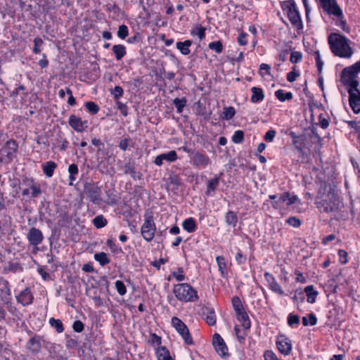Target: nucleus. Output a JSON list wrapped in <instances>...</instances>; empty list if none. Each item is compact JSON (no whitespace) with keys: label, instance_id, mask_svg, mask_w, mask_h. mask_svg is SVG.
I'll return each mask as SVG.
<instances>
[{"label":"nucleus","instance_id":"obj_26","mask_svg":"<svg viewBox=\"0 0 360 360\" xmlns=\"http://www.w3.org/2000/svg\"><path fill=\"white\" fill-rule=\"evenodd\" d=\"M56 167L57 165L54 162L49 161L42 165V170L46 177L51 178Z\"/></svg>","mask_w":360,"mask_h":360},{"label":"nucleus","instance_id":"obj_37","mask_svg":"<svg viewBox=\"0 0 360 360\" xmlns=\"http://www.w3.org/2000/svg\"><path fill=\"white\" fill-rule=\"evenodd\" d=\"M236 115V110L233 107H225L222 113L221 118L225 120H229L232 119Z\"/></svg>","mask_w":360,"mask_h":360},{"label":"nucleus","instance_id":"obj_5","mask_svg":"<svg viewBox=\"0 0 360 360\" xmlns=\"http://www.w3.org/2000/svg\"><path fill=\"white\" fill-rule=\"evenodd\" d=\"M359 73H360V60L345 68L341 75V80L344 86L358 87L359 85V81L357 80Z\"/></svg>","mask_w":360,"mask_h":360},{"label":"nucleus","instance_id":"obj_30","mask_svg":"<svg viewBox=\"0 0 360 360\" xmlns=\"http://www.w3.org/2000/svg\"><path fill=\"white\" fill-rule=\"evenodd\" d=\"M182 226L188 233L194 232L197 228L195 221L192 217L185 219L182 223Z\"/></svg>","mask_w":360,"mask_h":360},{"label":"nucleus","instance_id":"obj_27","mask_svg":"<svg viewBox=\"0 0 360 360\" xmlns=\"http://www.w3.org/2000/svg\"><path fill=\"white\" fill-rule=\"evenodd\" d=\"M279 201L286 202L288 206H290L295 204L297 201H300L297 195H291L288 192H285L281 195L279 197Z\"/></svg>","mask_w":360,"mask_h":360},{"label":"nucleus","instance_id":"obj_24","mask_svg":"<svg viewBox=\"0 0 360 360\" xmlns=\"http://www.w3.org/2000/svg\"><path fill=\"white\" fill-rule=\"evenodd\" d=\"M192 45V41L188 39L184 41H178L176 44V49L184 56H188L191 53L190 46Z\"/></svg>","mask_w":360,"mask_h":360},{"label":"nucleus","instance_id":"obj_22","mask_svg":"<svg viewBox=\"0 0 360 360\" xmlns=\"http://www.w3.org/2000/svg\"><path fill=\"white\" fill-rule=\"evenodd\" d=\"M252 96L250 101L253 103H258L262 102L264 98V91L259 88L253 86L251 88Z\"/></svg>","mask_w":360,"mask_h":360},{"label":"nucleus","instance_id":"obj_56","mask_svg":"<svg viewBox=\"0 0 360 360\" xmlns=\"http://www.w3.org/2000/svg\"><path fill=\"white\" fill-rule=\"evenodd\" d=\"M68 172L70 174L69 180H75V174L78 173V167L75 164H71L69 166Z\"/></svg>","mask_w":360,"mask_h":360},{"label":"nucleus","instance_id":"obj_29","mask_svg":"<svg viewBox=\"0 0 360 360\" xmlns=\"http://www.w3.org/2000/svg\"><path fill=\"white\" fill-rule=\"evenodd\" d=\"M304 292L307 296V302L309 303H314L318 295V292L314 290V286L312 285L306 286Z\"/></svg>","mask_w":360,"mask_h":360},{"label":"nucleus","instance_id":"obj_28","mask_svg":"<svg viewBox=\"0 0 360 360\" xmlns=\"http://www.w3.org/2000/svg\"><path fill=\"white\" fill-rule=\"evenodd\" d=\"M156 355L158 360H173L170 356L169 350L163 346L158 347Z\"/></svg>","mask_w":360,"mask_h":360},{"label":"nucleus","instance_id":"obj_55","mask_svg":"<svg viewBox=\"0 0 360 360\" xmlns=\"http://www.w3.org/2000/svg\"><path fill=\"white\" fill-rule=\"evenodd\" d=\"M300 323V316L298 315L290 314L288 316V324L290 326H297Z\"/></svg>","mask_w":360,"mask_h":360},{"label":"nucleus","instance_id":"obj_39","mask_svg":"<svg viewBox=\"0 0 360 360\" xmlns=\"http://www.w3.org/2000/svg\"><path fill=\"white\" fill-rule=\"evenodd\" d=\"M49 322L51 326L54 328L58 333H61L64 331L63 323L60 319L51 318Z\"/></svg>","mask_w":360,"mask_h":360},{"label":"nucleus","instance_id":"obj_25","mask_svg":"<svg viewBox=\"0 0 360 360\" xmlns=\"http://www.w3.org/2000/svg\"><path fill=\"white\" fill-rule=\"evenodd\" d=\"M203 316H205V319L209 326H214L216 324V316L214 309L206 307L203 311Z\"/></svg>","mask_w":360,"mask_h":360},{"label":"nucleus","instance_id":"obj_20","mask_svg":"<svg viewBox=\"0 0 360 360\" xmlns=\"http://www.w3.org/2000/svg\"><path fill=\"white\" fill-rule=\"evenodd\" d=\"M16 299L23 306H27L32 303L34 297L30 288H27L16 297Z\"/></svg>","mask_w":360,"mask_h":360},{"label":"nucleus","instance_id":"obj_44","mask_svg":"<svg viewBox=\"0 0 360 360\" xmlns=\"http://www.w3.org/2000/svg\"><path fill=\"white\" fill-rule=\"evenodd\" d=\"M302 321L303 326H307L309 324L310 326H315L317 323V318L313 313H311L309 314V319H307V317L303 316L302 319Z\"/></svg>","mask_w":360,"mask_h":360},{"label":"nucleus","instance_id":"obj_40","mask_svg":"<svg viewBox=\"0 0 360 360\" xmlns=\"http://www.w3.org/2000/svg\"><path fill=\"white\" fill-rule=\"evenodd\" d=\"M110 94L112 96L115 101H120L124 95V90L120 86H115L113 89H110Z\"/></svg>","mask_w":360,"mask_h":360},{"label":"nucleus","instance_id":"obj_53","mask_svg":"<svg viewBox=\"0 0 360 360\" xmlns=\"http://www.w3.org/2000/svg\"><path fill=\"white\" fill-rule=\"evenodd\" d=\"M44 41L40 37H36L34 39L33 52L38 54L41 52V46L43 45Z\"/></svg>","mask_w":360,"mask_h":360},{"label":"nucleus","instance_id":"obj_48","mask_svg":"<svg viewBox=\"0 0 360 360\" xmlns=\"http://www.w3.org/2000/svg\"><path fill=\"white\" fill-rule=\"evenodd\" d=\"M269 287L274 292H276L279 295H284V291L283 290L282 288L278 284V283L276 281V280H275L270 285H269Z\"/></svg>","mask_w":360,"mask_h":360},{"label":"nucleus","instance_id":"obj_34","mask_svg":"<svg viewBox=\"0 0 360 360\" xmlns=\"http://www.w3.org/2000/svg\"><path fill=\"white\" fill-rule=\"evenodd\" d=\"M206 28L200 25H196L195 27L191 31L192 36H198L200 40H202L205 37Z\"/></svg>","mask_w":360,"mask_h":360},{"label":"nucleus","instance_id":"obj_23","mask_svg":"<svg viewBox=\"0 0 360 360\" xmlns=\"http://www.w3.org/2000/svg\"><path fill=\"white\" fill-rule=\"evenodd\" d=\"M236 314L237 319L241 323V325L244 329H249L250 328L251 323L248 315L247 314L245 309L240 311V312L236 313Z\"/></svg>","mask_w":360,"mask_h":360},{"label":"nucleus","instance_id":"obj_54","mask_svg":"<svg viewBox=\"0 0 360 360\" xmlns=\"http://www.w3.org/2000/svg\"><path fill=\"white\" fill-rule=\"evenodd\" d=\"M117 108L120 111L121 114L126 117L128 115V108L127 105L120 101H115Z\"/></svg>","mask_w":360,"mask_h":360},{"label":"nucleus","instance_id":"obj_21","mask_svg":"<svg viewBox=\"0 0 360 360\" xmlns=\"http://www.w3.org/2000/svg\"><path fill=\"white\" fill-rule=\"evenodd\" d=\"M41 337L37 335L31 338L27 342V349L32 354H37L41 347Z\"/></svg>","mask_w":360,"mask_h":360},{"label":"nucleus","instance_id":"obj_52","mask_svg":"<svg viewBox=\"0 0 360 360\" xmlns=\"http://www.w3.org/2000/svg\"><path fill=\"white\" fill-rule=\"evenodd\" d=\"M286 223L295 228H298L301 226V220L296 217H290L287 219Z\"/></svg>","mask_w":360,"mask_h":360},{"label":"nucleus","instance_id":"obj_11","mask_svg":"<svg viewBox=\"0 0 360 360\" xmlns=\"http://www.w3.org/2000/svg\"><path fill=\"white\" fill-rule=\"evenodd\" d=\"M276 347L278 351L284 356L289 355L292 352V343L290 340L284 335L278 336Z\"/></svg>","mask_w":360,"mask_h":360},{"label":"nucleus","instance_id":"obj_1","mask_svg":"<svg viewBox=\"0 0 360 360\" xmlns=\"http://www.w3.org/2000/svg\"><path fill=\"white\" fill-rule=\"evenodd\" d=\"M317 193L315 205L321 213L327 214L330 220L345 219L348 210L339 188L338 181H315Z\"/></svg>","mask_w":360,"mask_h":360},{"label":"nucleus","instance_id":"obj_50","mask_svg":"<svg viewBox=\"0 0 360 360\" xmlns=\"http://www.w3.org/2000/svg\"><path fill=\"white\" fill-rule=\"evenodd\" d=\"M149 342L153 346H160L162 343L161 337L158 336L155 333H151L149 337Z\"/></svg>","mask_w":360,"mask_h":360},{"label":"nucleus","instance_id":"obj_7","mask_svg":"<svg viewBox=\"0 0 360 360\" xmlns=\"http://www.w3.org/2000/svg\"><path fill=\"white\" fill-rule=\"evenodd\" d=\"M319 6L330 17H342V10L337 0H316Z\"/></svg>","mask_w":360,"mask_h":360},{"label":"nucleus","instance_id":"obj_31","mask_svg":"<svg viewBox=\"0 0 360 360\" xmlns=\"http://www.w3.org/2000/svg\"><path fill=\"white\" fill-rule=\"evenodd\" d=\"M225 221L227 225L235 227L238 223L237 214L233 211H228L225 215Z\"/></svg>","mask_w":360,"mask_h":360},{"label":"nucleus","instance_id":"obj_35","mask_svg":"<svg viewBox=\"0 0 360 360\" xmlns=\"http://www.w3.org/2000/svg\"><path fill=\"white\" fill-rule=\"evenodd\" d=\"M219 271L222 277H225L226 274V262L223 256H217L216 258Z\"/></svg>","mask_w":360,"mask_h":360},{"label":"nucleus","instance_id":"obj_46","mask_svg":"<svg viewBox=\"0 0 360 360\" xmlns=\"http://www.w3.org/2000/svg\"><path fill=\"white\" fill-rule=\"evenodd\" d=\"M232 141L236 144H240L244 139V132L242 130L236 131L232 136Z\"/></svg>","mask_w":360,"mask_h":360},{"label":"nucleus","instance_id":"obj_2","mask_svg":"<svg viewBox=\"0 0 360 360\" xmlns=\"http://www.w3.org/2000/svg\"><path fill=\"white\" fill-rule=\"evenodd\" d=\"M332 53L340 58H349L352 55V49L349 46V40L345 36L337 33H331L328 38Z\"/></svg>","mask_w":360,"mask_h":360},{"label":"nucleus","instance_id":"obj_49","mask_svg":"<svg viewBox=\"0 0 360 360\" xmlns=\"http://www.w3.org/2000/svg\"><path fill=\"white\" fill-rule=\"evenodd\" d=\"M302 59V54L300 51H294L291 52L290 60L292 63L295 64L301 61Z\"/></svg>","mask_w":360,"mask_h":360},{"label":"nucleus","instance_id":"obj_60","mask_svg":"<svg viewBox=\"0 0 360 360\" xmlns=\"http://www.w3.org/2000/svg\"><path fill=\"white\" fill-rule=\"evenodd\" d=\"M270 66L266 63H262L259 65V74L263 77L270 74Z\"/></svg>","mask_w":360,"mask_h":360},{"label":"nucleus","instance_id":"obj_16","mask_svg":"<svg viewBox=\"0 0 360 360\" xmlns=\"http://www.w3.org/2000/svg\"><path fill=\"white\" fill-rule=\"evenodd\" d=\"M191 162L196 167L205 168L210 164V160L207 155L197 151L193 153Z\"/></svg>","mask_w":360,"mask_h":360},{"label":"nucleus","instance_id":"obj_6","mask_svg":"<svg viewBox=\"0 0 360 360\" xmlns=\"http://www.w3.org/2000/svg\"><path fill=\"white\" fill-rule=\"evenodd\" d=\"M155 233L156 226L153 214L151 213L145 214L144 222L141 228V236L147 242H150L154 238Z\"/></svg>","mask_w":360,"mask_h":360},{"label":"nucleus","instance_id":"obj_8","mask_svg":"<svg viewBox=\"0 0 360 360\" xmlns=\"http://www.w3.org/2000/svg\"><path fill=\"white\" fill-rule=\"evenodd\" d=\"M171 323L186 345H191L193 344V340L188 327L180 319L174 316L172 318Z\"/></svg>","mask_w":360,"mask_h":360},{"label":"nucleus","instance_id":"obj_64","mask_svg":"<svg viewBox=\"0 0 360 360\" xmlns=\"http://www.w3.org/2000/svg\"><path fill=\"white\" fill-rule=\"evenodd\" d=\"M264 357L265 360H278L276 354L271 350L265 351Z\"/></svg>","mask_w":360,"mask_h":360},{"label":"nucleus","instance_id":"obj_9","mask_svg":"<svg viewBox=\"0 0 360 360\" xmlns=\"http://www.w3.org/2000/svg\"><path fill=\"white\" fill-rule=\"evenodd\" d=\"M84 193L87 195L90 201L94 204H101V189L96 184L91 182H86L84 185Z\"/></svg>","mask_w":360,"mask_h":360},{"label":"nucleus","instance_id":"obj_15","mask_svg":"<svg viewBox=\"0 0 360 360\" xmlns=\"http://www.w3.org/2000/svg\"><path fill=\"white\" fill-rule=\"evenodd\" d=\"M27 238L31 245L37 246L42 242L44 236L39 229L32 227L29 230Z\"/></svg>","mask_w":360,"mask_h":360},{"label":"nucleus","instance_id":"obj_3","mask_svg":"<svg viewBox=\"0 0 360 360\" xmlns=\"http://www.w3.org/2000/svg\"><path fill=\"white\" fill-rule=\"evenodd\" d=\"M176 299L184 302H194L198 300L197 291L188 283L176 284L173 288Z\"/></svg>","mask_w":360,"mask_h":360},{"label":"nucleus","instance_id":"obj_19","mask_svg":"<svg viewBox=\"0 0 360 360\" xmlns=\"http://www.w3.org/2000/svg\"><path fill=\"white\" fill-rule=\"evenodd\" d=\"M0 297L4 304H8L11 301V292L10 284L8 281L4 280L1 283Z\"/></svg>","mask_w":360,"mask_h":360},{"label":"nucleus","instance_id":"obj_51","mask_svg":"<svg viewBox=\"0 0 360 360\" xmlns=\"http://www.w3.org/2000/svg\"><path fill=\"white\" fill-rule=\"evenodd\" d=\"M129 34V30L127 25H122L119 27L117 31V36L122 39H125Z\"/></svg>","mask_w":360,"mask_h":360},{"label":"nucleus","instance_id":"obj_36","mask_svg":"<svg viewBox=\"0 0 360 360\" xmlns=\"http://www.w3.org/2000/svg\"><path fill=\"white\" fill-rule=\"evenodd\" d=\"M187 103V100L186 98H176L173 100V104L176 108V112L178 113H181L184 110V108H185Z\"/></svg>","mask_w":360,"mask_h":360},{"label":"nucleus","instance_id":"obj_57","mask_svg":"<svg viewBox=\"0 0 360 360\" xmlns=\"http://www.w3.org/2000/svg\"><path fill=\"white\" fill-rule=\"evenodd\" d=\"M106 245L113 253H119L122 252V248H118L112 239H108Z\"/></svg>","mask_w":360,"mask_h":360},{"label":"nucleus","instance_id":"obj_10","mask_svg":"<svg viewBox=\"0 0 360 360\" xmlns=\"http://www.w3.org/2000/svg\"><path fill=\"white\" fill-rule=\"evenodd\" d=\"M349 94V103L353 112L356 114L360 112V91L358 87L345 86Z\"/></svg>","mask_w":360,"mask_h":360},{"label":"nucleus","instance_id":"obj_33","mask_svg":"<svg viewBox=\"0 0 360 360\" xmlns=\"http://www.w3.org/2000/svg\"><path fill=\"white\" fill-rule=\"evenodd\" d=\"M275 96L281 102L290 101L292 98V94L290 91L286 92L283 89H278L275 91Z\"/></svg>","mask_w":360,"mask_h":360},{"label":"nucleus","instance_id":"obj_62","mask_svg":"<svg viewBox=\"0 0 360 360\" xmlns=\"http://www.w3.org/2000/svg\"><path fill=\"white\" fill-rule=\"evenodd\" d=\"M347 255H348V253L345 250L341 249V250H338V256L340 257V262L342 264H345L347 263V262H348Z\"/></svg>","mask_w":360,"mask_h":360},{"label":"nucleus","instance_id":"obj_18","mask_svg":"<svg viewBox=\"0 0 360 360\" xmlns=\"http://www.w3.org/2000/svg\"><path fill=\"white\" fill-rule=\"evenodd\" d=\"M289 136L292 139L294 147L300 152L302 153L305 147L306 136L304 134L297 135L295 131H290Z\"/></svg>","mask_w":360,"mask_h":360},{"label":"nucleus","instance_id":"obj_59","mask_svg":"<svg viewBox=\"0 0 360 360\" xmlns=\"http://www.w3.org/2000/svg\"><path fill=\"white\" fill-rule=\"evenodd\" d=\"M333 18H337L338 21L336 22V25L340 27L344 31H349V28L347 27L346 20H344V14L342 13V17H332Z\"/></svg>","mask_w":360,"mask_h":360},{"label":"nucleus","instance_id":"obj_47","mask_svg":"<svg viewBox=\"0 0 360 360\" xmlns=\"http://www.w3.org/2000/svg\"><path fill=\"white\" fill-rule=\"evenodd\" d=\"M115 287L120 295H124L127 293V288L122 281H116Z\"/></svg>","mask_w":360,"mask_h":360},{"label":"nucleus","instance_id":"obj_45","mask_svg":"<svg viewBox=\"0 0 360 360\" xmlns=\"http://www.w3.org/2000/svg\"><path fill=\"white\" fill-rule=\"evenodd\" d=\"M85 107L88 112L91 115H96L99 111L98 105L94 101H88L85 103Z\"/></svg>","mask_w":360,"mask_h":360},{"label":"nucleus","instance_id":"obj_17","mask_svg":"<svg viewBox=\"0 0 360 360\" xmlns=\"http://www.w3.org/2000/svg\"><path fill=\"white\" fill-rule=\"evenodd\" d=\"M68 123L77 132H82L87 127V121H82L80 117L75 115H71L69 117Z\"/></svg>","mask_w":360,"mask_h":360},{"label":"nucleus","instance_id":"obj_13","mask_svg":"<svg viewBox=\"0 0 360 360\" xmlns=\"http://www.w3.org/2000/svg\"><path fill=\"white\" fill-rule=\"evenodd\" d=\"M178 158L177 153L175 150H169V152L161 153L158 155L155 160L154 164L157 166H162L164 162H174Z\"/></svg>","mask_w":360,"mask_h":360},{"label":"nucleus","instance_id":"obj_38","mask_svg":"<svg viewBox=\"0 0 360 360\" xmlns=\"http://www.w3.org/2000/svg\"><path fill=\"white\" fill-rule=\"evenodd\" d=\"M94 259L96 261L99 262V264L101 266H105V265L109 264L110 262V259H108V257H107V255L103 252H101L99 253H96L94 255Z\"/></svg>","mask_w":360,"mask_h":360},{"label":"nucleus","instance_id":"obj_14","mask_svg":"<svg viewBox=\"0 0 360 360\" xmlns=\"http://www.w3.org/2000/svg\"><path fill=\"white\" fill-rule=\"evenodd\" d=\"M18 143L14 140H9L6 142L5 147L2 149V154L6 156L9 162L12 161L16 156Z\"/></svg>","mask_w":360,"mask_h":360},{"label":"nucleus","instance_id":"obj_4","mask_svg":"<svg viewBox=\"0 0 360 360\" xmlns=\"http://www.w3.org/2000/svg\"><path fill=\"white\" fill-rule=\"evenodd\" d=\"M282 9L286 13L293 28L301 30L303 29V24L300 14L297 10L294 0H288L282 3Z\"/></svg>","mask_w":360,"mask_h":360},{"label":"nucleus","instance_id":"obj_32","mask_svg":"<svg viewBox=\"0 0 360 360\" xmlns=\"http://www.w3.org/2000/svg\"><path fill=\"white\" fill-rule=\"evenodd\" d=\"M112 50L117 60H121L127 53L125 46L122 44L114 45Z\"/></svg>","mask_w":360,"mask_h":360},{"label":"nucleus","instance_id":"obj_43","mask_svg":"<svg viewBox=\"0 0 360 360\" xmlns=\"http://www.w3.org/2000/svg\"><path fill=\"white\" fill-rule=\"evenodd\" d=\"M210 49L215 51L217 53H221L223 51V44L221 41H212L208 44Z\"/></svg>","mask_w":360,"mask_h":360},{"label":"nucleus","instance_id":"obj_41","mask_svg":"<svg viewBox=\"0 0 360 360\" xmlns=\"http://www.w3.org/2000/svg\"><path fill=\"white\" fill-rule=\"evenodd\" d=\"M107 223H108V221H107L106 219H105L103 215L96 216L93 219V224H94V226L97 229H101V228L104 227L105 226H106Z\"/></svg>","mask_w":360,"mask_h":360},{"label":"nucleus","instance_id":"obj_42","mask_svg":"<svg viewBox=\"0 0 360 360\" xmlns=\"http://www.w3.org/2000/svg\"><path fill=\"white\" fill-rule=\"evenodd\" d=\"M231 302L236 313L240 312V311L245 309L240 299L238 296H234L232 298Z\"/></svg>","mask_w":360,"mask_h":360},{"label":"nucleus","instance_id":"obj_63","mask_svg":"<svg viewBox=\"0 0 360 360\" xmlns=\"http://www.w3.org/2000/svg\"><path fill=\"white\" fill-rule=\"evenodd\" d=\"M276 131L274 129L268 130L264 135V140L266 142H272L276 136Z\"/></svg>","mask_w":360,"mask_h":360},{"label":"nucleus","instance_id":"obj_12","mask_svg":"<svg viewBox=\"0 0 360 360\" xmlns=\"http://www.w3.org/2000/svg\"><path fill=\"white\" fill-rule=\"evenodd\" d=\"M212 345L215 351L220 356L225 357L227 355L228 347L219 334L215 333L213 335Z\"/></svg>","mask_w":360,"mask_h":360},{"label":"nucleus","instance_id":"obj_61","mask_svg":"<svg viewBox=\"0 0 360 360\" xmlns=\"http://www.w3.org/2000/svg\"><path fill=\"white\" fill-rule=\"evenodd\" d=\"M72 328L75 332L81 333L84 330V325L81 321L77 320L73 322Z\"/></svg>","mask_w":360,"mask_h":360},{"label":"nucleus","instance_id":"obj_58","mask_svg":"<svg viewBox=\"0 0 360 360\" xmlns=\"http://www.w3.org/2000/svg\"><path fill=\"white\" fill-rule=\"evenodd\" d=\"M172 274L178 281H183L185 280V276L184 274V270L182 267H179L177 269V271H173Z\"/></svg>","mask_w":360,"mask_h":360}]
</instances>
